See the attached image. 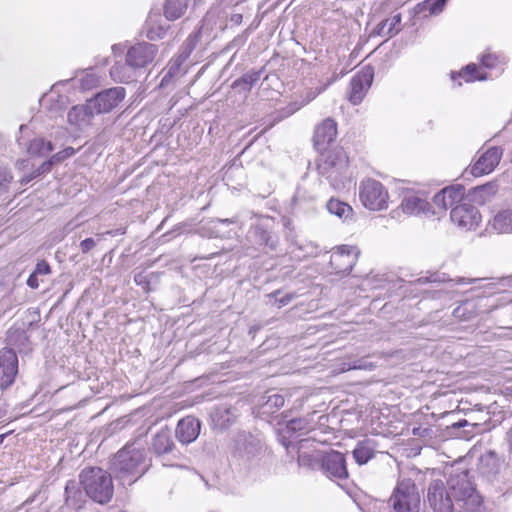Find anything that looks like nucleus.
I'll use <instances>...</instances> for the list:
<instances>
[{"mask_svg":"<svg viewBox=\"0 0 512 512\" xmlns=\"http://www.w3.org/2000/svg\"><path fill=\"white\" fill-rule=\"evenodd\" d=\"M150 465L151 460L146 458L145 450L133 443L126 445L114 456L111 470L115 478L125 486L137 481Z\"/></svg>","mask_w":512,"mask_h":512,"instance_id":"obj_1","label":"nucleus"},{"mask_svg":"<svg viewBox=\"0 0 512 512\" xmlns=\"http://www.w3.org/2000/svg\"><path fill=\"white\" fill-rule=\"evenodd\" d=\"M265 453L266 447L258 435L239 432L231 448L232 466L240 473H250L259 466Z\"/></svg>","mask_w":512,"mask_h":512,"instance_id":"obj_2","label":"nucleus"},{"mask_svg":"<svg viewBox=\"0 0 512 512\" xmlns=\"http://www.w3.org/2000/svg\"><path fill=\"white\" fill-rule=\"evenodd\" d=\"M447 484L455 503L463 512L477 511L482 503V498L477 493L468 470L452 473Z\"/></svg>","mask_w":512,"mask_h":512,"instance_id":"obj_3","label":"nucleus"},{"mask_svg":"<svg viewBox=\"0 0 512 512\" xmlns=\"http://www.w3.org/2000/svg\"><path fill=\"white\" fill-rule=\"evenodd\" d=\"M79 478L87 496L92 500L100 504H105L111 500L114 491L112 478L102 468H85L80 473Z\"/></svg>","mask_w":512,"mask_h":512,"instance_id":"obj_4","label":"nucleus"},{"mask_svg":"<svg viewBox=\"0 0 512 512\" xmlns=\"http://www.w3.org/2000/svg\"><path fill=\"white\" fill-rule=\"evenodd\" d=\"M348 156L343 148H335L322 155L317 169L334 189L343 188L348 169Z\"/></svg>","mask_w":512,"mask_h":512,"instance_id":"obj_5","label":"nucleus"},{"mask_svg":"<svg viewBox=\"0 0 512 512\" xmlns=\"http://www.w3.org/2000/svg\"><path fill=\"white\" fill-rule=\"evenodd\" d=\"M151 452L161 460L166 467H183L186 456L176 447L171 431L162 428L152 438Z\"/></svg>","mask_w":512,"mask_h":512,"instance_id":"obj_6","label":"nucleus"},{"mask_svg":"<svg viewBox=\"0 0 512 512\" xmlns=\"http://www.w3.org/2000/svg\"><path fill=\"white\" fill-rule=\"evenodd\" d=\"M388 505L392 512H419L420 494L416 484L411 479L398 481Z\"/></svg>","mask_w":512,"mask_h":512,"instance_id":"obj_7","label":"nucleus"},{"mask_svg":"<svg viewBox=\"0 0 512 512\" xmlns=\"http://www.w3.org/2000/svg\"><path fill=\"white\" fill-rule=\"evenodd\" d=\"M359 197L362 204L373 211H380L388 207L389 195L383 184L374 179L361 182Z\"/></svg>","mask_w":512,"mask_h":512,"instance_id":"obj_8","label":"nucleus"},{"mask_svg":"<svg viewBox=\"0 0 512 512\" xmlns=\"http://www.w3.org/2000/svg\"><path fill=\"white\" fill-rule=\"evenodd\" d=\"M125 96V88L118 86L99 92L89 99V102L96 114L109 113L124 100Z\"/></svg>","mask_w":512,"mask_h":512,"instance_id":"obj_9","label":"nucleus"},{"mask_svg":"<svg viewBox=\"0 0 512 512\" xmlns=\"http://www.w3.org/2000/svg\"><path fill=\"white\" fill-rule=\"evenodd\" d=\"M321 469L323 473L333 481L348 479V470L344 454L339 451H330L321 457Z\"/></svg>","mask_w":512,"mask_h":512,"instance_id":"obj_10","label":"nucleus"},{"mask_svg":"<svg viewBox=\"0 0 512 512\" xmlns=\"http://www.w3.org/2000/svg\"><path fill=\"white\" fill-rule=\"evenodd\" d=\"M427 499L434 512H453V497L442 480H433L428 487Z\"/></svg>","mask_w":512,"mask_h":512,"instance_id":"obj_11","label":"nucleus"},{"mask_svg":"<svg viewBox=\"0 0 512 512\" xmlns=\"http://www.w3.org/2000/svg\"><path fill=\"white\" fill-rule=\"evenodd\" d=\"M451 221L464 230H474L481 222V215L474 205L462 203L452 208L450 213Z\"/></svg>","mask_w":512,"mask_h":512,"instance_id":"obj_12","label":"nucleus"},{"mask_svg":"<svg viewBox=\"0 0 512 512\" xmlns=\"http://www.w3.org/2000/svg\"><path fill=\"white\" fill-rule=\"evenodd\" d=\"M157 52L158 48L156 45L147 42H141L131 46L128 49L126 58L131 66H134L139 70L152 63L157 55Z\"/></svg>","mask_w":512,"mask_h":512,"instance_id":"obj_13","label":"nucleus"},{"mask_svg":"<svg viewBox=\"0 0 512 512\" xmlns=\"http://www.w3.org/2000/svg\"><path fill=\"white\" fill-rule=\"evenodd\" d=\"M20 136L17 138L18 145L25 147L31 156H45L53 150L51 142H45L42 138H31V129L28 125H21Z\"/></svg>","mask_w":512,"mask_h":512,"instance_id":"obj_14","label":"nucleus"},{"mask_svg":"<svg viewBox=\"0 0 512 512\" xmlns=\"http://www.w3.org/2000/svg\"><path fill=\"white\" fill-rule=\"evenodd\" d=\"M18 372V358L9 348L0 350V390L11 386Z\"/></svg>","mask_w":512,"mask_h":512,"instance_id":"obj_15","label":"nucleus"},{"mask_svg":"<svg viewBox=\"0 0 512 512\" xmlns=\"http://www.w3.org/2000/svg\"><path fill=\"white\" fill-rule=\"evenodd\" d=\"M312 429L305 418L291 419L277 429L279 442L287 449L294 448L293 438L297 433L308 432Z\"/></svg>","mask_w":512,"mask_h":512,"instance_id":"obj_16","label":"nucleus"},{"mask_svg":"<svg viewBox=\"0 0 512 512\" xmlns=\"http://www.w3.org/2000/svg\"><path fill=\"white\" fill-rule=\"evenodd\" d=\"M359 255L360 250L356 246L342 245L331 255L330 263L338 273H349Z\"/></svg>","mask_w":512,"mask_h":512,"instance_id":"obj_17","label":"nucleus"},{"mask_svg":"<svg viewBox=\"0 0 512 512\" xmlns=\"http://www.w3.org/2000/svg\"><path fill=\"white\" fill-rule=\"evenodd\" d=\"M64 83L57 82L50 91L44 94L40 100V105L47 111L50 117H62L64 112L63 100Z\"/></svg>","mask_w":512,"mask_h":512,"instance_id":"obj_18","label":"nucleus"},{"mask_svg":"<svg viewBox=\"0 0 512 512\" xmlns=\"http://www.w3.org/2000/svg\"><path fill=\"white\" fill-rule=\"evenodd\" d=\"M502 154L503 150L500 147L489 148L471 166L470 173L474 177L491 173L499 164Z\"/></svg>","mask_w":512,"mask_h":512,"instance_id":"obj_19","label":"nucleus"},{"mask_svg":"<svg viewBox=\"0 0 512 512\" xmlns=\"http://www.w3.org/2000/svg\"><path fill=\"white\" fill-rule=\"evenodd\" d=\"M102 80V75L89 68L77 71L73 77L66 79V86L79 92H85L97 88Z\"/></svg>","mask_w":512,"mask_h":512,"instance_id":"obj_20","label":"nucleus"},{"mask_svg":"<svg viewBox=\"0 0 512 512\" xmlns=\"http://www.w3.org/2000/svg\"><path fill=\"white\" fill-rule=\"evenodd\" d=\"M373 80V69L370 67L362 69L361 72L356 74L350 81L349 101L357 105L359 104L367 89L370 87Z\"/></svg>","mask_w":512,"mask_h":512,"instance_id":"obj_21","label":"nucleus"},{"mask_svg":"<svg viewBox=\"0 0 512 512\" xmlns=\"http://www.w3.org/2000/svg\"><path fill=\"white\" fill-rule=\"evenodd\" d=\"M337 136V123L332 118H326L315 127L313 142L318 151L325 150Z\"/></svg>","mask_w":512,"mask_h":512,"instance_id":"obj_22","label":"nucleus"},{"mask_svg":"<svg viewBox=\"0 0 512 512\" xmlns=\"http://www.w3.org/2000/svg\"><path fill=\"white\" fill-rule=\"evenodd\" d=\"M200 430V421L194 416H187L177 423L175 437L181 444L188 445L198 438Z\"/></svg>","mask_w":512,"mask_h":512,"instance_id":"obj_23","label":"nucleus"},{"mask_svg":"<svg viewBox=\"0 0 512 512\" xmlns=\"http://www.w3.org/2000/svg\"><path fill=\"white\" fill-rule=\"evenodd\" d=\"M313 444L309 439H302L297 442V460L299 466L314 469L321 463V455L315 449H309Z\"/></svg>","mask_w":512,"mask_h":512,"instance_id":"obj_24","label":"nucleus"},{"mask_svg":"<svg viewBox=\"0 0 512 512\" xmlns=\"http://www.w3.org/2000/svg\"><path fill=\"white\" fill-rule=\"evenodd\" d=\"M96 112L90 106L89 100L84 105L74 106L68 113V121L76 125L79 129H84L91 125Z\"/></svg>","mask_w":512,"mask_h":512,"instance_id":"obj_25","label":"nucleus"},{"mask_svg":"<svg viewBox=\"0 0 512 512\" xmlns=\"http://www.w3.org/2000/svg\"><path fill=\"white\" fill-rule=\"evenodd\" d=\"M402 16L400 13L393 15L389 19L382 20L371 32V36H380L390 39L401 31Z\"/></svg>","mask_w":512,"mask_h":512,"instance_id":"obj_26","label":"nucleus"},{"mask_svg":"<svg viewBox=\"0 0 512 512\" xmlns=\"http://www.w3.org/2000/svg\"><path fill=\"white\" fill-rule=\"evenodd\" d=\"M401 209L409 215L426 214L429 211V203L420 195L408 194L402 200Z\"/></svg>","mask_w":512,"mask_h":512,"instance_id":"obj_27","label":"nucleus"},{"mask_svg":"<svg viewBox=\"0 0 512 512\" xmlns=\"http://www.w3.org/2000/svg\"><path fill=\"white\" fill-rule=\"evenodd\" d=\"M211 418L216 427L226 429L236 420L237 411L233 407L220 405L213 410Z\"/></svg>","mask_w":512,"mask_h":512,"instance_id":"obj_28","label":"nucleus"},{"mask_svg":"<svg viewBox=\"0 0 512 512\" xmlns=\"http://www.w3.org/2000/svg\"><path fill=\"white\" fill-rule=\"evenodd\" d=\"M491 229L498 234L512 233V208H502L490 221Z\"/></svg>","mask_w":512,"mask_h":512,"instance_id":"obj_29","label":"nucleus"},{"mask_svg":"<svg viewBox=\"0 0 512 512\" xmlns=\"http://www.w3.org/2000/svg\"><path fill=\"white\" fill-rule=\"evenodd\" d=\"M137 68L131 66L127 58L124 63L117 62L110 69V76L116 82L129 83L136 79Z\"/></svg>","mask_w":512,"mask_h":512,"instance_id":"obj_30","label":"nucleus"},{"mask_svg":"<svg viewBox=\"0 0 512 512\" xmlns=\"http://www.w3.org/2000/svg\"><path fill=\"white\" fill-rule=\"evenodd\" d=\"M375 452L376 445L374 440L366 439L357 443L352 451V455L357 464L364 465L375 456Z\"/></svg>","mask_w":512,"mask_h":512,"instance_id":"obj_31","label":"nucleus"},{"mask_svg":"<svg viewBox=\"0 0 512 512\" xmlns=\"http://www.w3.org/2000/svg\"><path fill=\"white\" fill-rule=\"evenodd\" d=\"M265 401L260 406L262 415H272L284 406L285 397L279 393H272L264 397Z\"/></svg>","mask_w":512,"mask_h":512,"instance_id":"obj_32","label":"nucleus"},{"mask_svg":"<svg viewBox=\"0 0 512 512\" xmlns=\"http://www.w3.org/2000/svg\"><path fill=\"white\" fill-rule=\"evenodd\" d=\"M187 9V0H166L164 4V16L169 21L180 18Z\"/></svg>","mask_w":512,"mask_h":512,"instance_id":"obj_33","label":"nucleus"},{"mask_svg":"<svg viewBox=\"0 0 512 512\" xmlns=\"http://www.w3.org/2000/svg\"><path fill=\"white\" fill-rule=\"evenodd\" d=\"M326 207L329 213L336 215L337 217L343 219L344 221L351 219L353 216L352 207L349 204L342 202L338 199L331 198L327 202Z\"/></svg>","mask_w":512,"mask_h":512,"instance_id":"obj_34","label":"nucleus"},{"mask_svg":"<svg viewBox=\"0 0 512 512\" xmlns=\"http://www.w3.org/2000/svg\"><path fill=\"white\" fill-rule=\"evenodd\" d=\"M61 152H58L56 156H54L52 159L43 162L41 165H39L37 168H34V164H31V172L24 174L21 179L20 183L22 185H26L30 183L32 180L36 179L37 177L41 176L42 174L50 171L51 166L54 162V158L59 160Z\"/></svg>","mask_w":512,"mask_h":512,"instance_id":"obj_35","label":"nucleus"},{"mask_svg":"<svg viewBox=\"0 0 512 512\" xmlns=\"http://www.w3.org/2000/svg\"><path fill=\"white\" fill-rule=\"evenodd\" d=\"M160 20V15L150 14L146 23V36L150 40L161 39L165 33L166 28L162 25H158V21Z\"/></svg>","mask_w":512,"mask_h":512,"instance_id":"obj_36","label":"nucleus"},{"mask_svg":"<svg viewBox=\"0 0 512 512\" xmlns=\"http://www.w3.org/2000/svg\"><path fill=\"white\" fill-rule=\"evenodd\" d=\"M481 471L487 476H494L500 470L499 459L495 452H488L481 457Z\"/></svg>","mask_w":512,"mask_h":512,"instance_id":"obj_37","label":"nucleus"},{"mask_svg":"<svg viewBox=\"0 0 512 512\" xmlns=\"http://www.w3.org/2000/svg\"><path fill=\"white\" fill-rule=\"evenodd\" d=\"M183 61L174 57L170 60L167 65L166 71L161 79L160 86H167L175 77H179L181 75V66L183 65Z\"/></svg>","mask_w":512,"mask_h":512,"instance_id":"obj_38","label":"nucleus"},{"mask_svg":"<svg viewBox=\"0 0 512 512\" xmlns=\"http://www.w3.org/2000/svg\"><path fill=\"white\" fill-rule=\"evenodd\" d=\"M449 207L459 203L464 197V188L461 185L446 187L441 190Z\"/></svg>","mask_w":512,"mask_h":512,"instance_id":"obj_39","label":"nucleus"},{"mask_svg":"<svg viewBox=\"0 0 512 512\" xmlns=\"http://www.w3.org/2000/svg\"><path fill=\"white\" fill-rule=\"evenodd\" d=\"M261 77V71H250L244 74L242 77L236 79L233 82V87H240L242 86L245 90H250L251 87L259 81Z\"/></svg>","mask_w":512,"mask_h":512,"instance_id":"obj_40","label":"nucleus"},{"mask_svg":"<svg viewBox=\"0 0 512 512\" xmlns=\"http://www.w3.org/2000/svg\"><path fill=\"white\" fill-rule=\"evenodd\" d=\"M458 77L463 78L466 82H473L475 80L486 79L485 73H480L476 64L471 63L464 67L459 73Z\"/></svg>","mask_w":512,"mask_h":512,"instance_id":"obj_41","label":"nucleus"},{"mask_svg":"<svg viewBox=\"0 0 512 512\" xmlns=\"http://www.w3.org/2000/svg\"><path fill=\"white\" fill-rule=\"evenodd\" d=\"M253 235L260 245H269L271 248L275 247L274 242L271 241L270 233L262 226H255L253 228Z\"/></svg>","mask_w":512,"mask_h":512,"instance_id":"obj_42","label":"nucleus"},{"mask_svg":"<svg viewBox=\"0 0 512 512\" xmlns=\"http://www.w3.org/2000/svg\"><path fill=\"white\" fill-rule=\"evenodd\" d=\"M335 80H336V77H333V78H331V80H329L325 85H323L321 87L310 88V89L306 90L305 94L303 96V99L301 101V106L307 105L312 100H314L319 94H321L323 91H325V89L331 83H333Z\"/></svg>","mask_w":512,"mask_h":512,"instance_id":"obj_43","label":"nucleus"},{"mask_svg":"<svg viewBox=\"0 0 512 512\" xmlns=\"http://www.w3.org/2000/svg\"><path fill=\"white\" fill-rule=\"evenodd\" d=\"M447 0H426L421 4L423 11H428L431 15L441 13L446 5Z\"/></svg>","mask_w":512,"mask_h":512,"instance_id":"obj_44","label":"nucleus"},{"mask_svg":"<svg viewBox=\"0 0 512 512\" xmlns=\"http://www.w3.org/2000/svg\"><path fill=\"white\" fill-rule=\"evenodd\" d=\"M197 36L190 35L181 46L179 53L175 56L185 62L195 48Z\"/></svg>","mask_w":512,"mask_h":512,"instance_id":"obj_45","label":"nucleus"},{"mask_svg":"<svg viewBox=\"0 0 512 512\" xmlns=\"http://www.w3.org/2000/svg\"><path fill=\"white\" fill-rule=\"evenodd\" d=\"M499 63V57L492 53L484 54L481 57V64L486 68H494Z\"/></svg>","mask_w":512,"mask_h":512,"instance_id":"obj_46","label":"nucleus"},{"mask_svg":"<svg viewBox=\"0 0 512 512\" xmlns=\"http://www.w3.org/2000/svg\"><path fill=\"white\" fill-rule=\"evenodd\" d=\"M12 178L10 171L0 168V189H6Z\"/></svg>","mask_w":512,"mask_h":512,"instance_id":"obj_47","label":"nucleus"},{"mask_svg":"<svg viewBox=\"0 0 512 512\" xmlns=\"http://www.w3.org/2000/svg\"><path fill=\"white\" fill-rule=\"evenodd\" d=\"M433 203L436 207H438L439 209H442V210H446L449 208V205L447 204L446 202V198L443 196L442 192H438L434 197H433Z\"/></svg>","mask_w":512,"mask_h":512,"instance_id":"obj_48","label":"nucleus"},{"mask_svg":"<svg viewBox=\"0 0 512 512\" xmlns=\"http://www.w3.org/2000/svg\"><path fill=\"white\" fill-rule=\"evenodd\" d=\"M374 365L366 360H357L349 369L372 370Z\"/></svg>","mask_w":512,"mask_h":512,"instance_id":"obj_49","label":"nucleus"},{"mask_svg":"<svg viewBox=\"0 0 512 512\" xmlns=\"http://www.w3.org/2000/svg\"><path fill=\"white\" fill-rule=\"evenodd\" d=\"M34 272L37 275H46L50 272V266L46 261L42 260L37 263Z\"/></svg>","mask_w":512,"mask_h":512,"instance_id":"obj_50","label":"nucleus"},{"mask_svg":"<svg viewBox=\"0 0 512 512\" xmlns=\"http://www.w3.org/2000/svg\"><path fill=\"white\" fill-rule=\"evenodd\" d=\"M295 298H296V294L295 293H287L286 295H284L281 298H276V302L278 303V307L281 308V307L286 306L287 304H289Z\"/></svg>","mask_w":512,"mask_h":512,"instance_id":"obj_51","label":"nucleus"},{"mask_svg":"<svg viewBox=\"0 0 512 512\" xmlns=\"http://www.w3.org/2000/svg\"><path fill=\"white\" fill-rule=\"evenodd\" d=\"M95 241L92 238H86L80 243L82 252L86 253L95 246Z\"/></svg>","mask_w":512,"mask_h":512,"instance_id":"obj_52","label":"nucleus"},{"mask_svg":"<svg viewBox=\"0 0 512 512\" xmlns=\"http://www.w3.org/2000/svg\"><path fill=\"white\" fill-rule=\"evenodd\" d=\"M27 285L32 288L36 289L39 286L38 283V275L33 271V273L30 274V276L27 279Z\"/></svg>","mask_w":512,"mask_h":512,"instance_id":"obj_53","label":"nucleus"},{"mask_svg":"<svg viewBox=\"0 0 512 512\" xmlns=\"http://www.w3.org/2000/svg\"><path fill=\"white\" fill-rule=\"evenodd\" d=\"M30 160L29 159H19L15 166H16V169L19 170V171H24L26 168H28L30 166Z\"/></svg>","mask_w":512,"mask_h":512,"instance_id":"obj_54","label":"nucleus"},{"mask_svg":"<svg viewBox=\"0 0 512 512\" xmlns=\"http://www.w3.org/2000/svg\"><path fill=\"white\" fill-rule=\"evenodd\" d=\"M72 484L71 481H68V483L66 484V488H65V491H66V494H67V497H66V503L69 501V498H70V493H71V490L74 488V486H70Z\"/></svg>","mask_w":512,"mask_h":512,"instance_id":"obj_55","label":"nucleus"},{"mask_svg":"<svg viewBox=\"0 0 512 512\" xmlns=\"http://www.w3.org/2000/svg\"><path fill=\"white\" fill-rule=\"evenodd\" d=\"M501 284L504 287H512V277L503 278L501 280Z\"/></svg>","mask_w":512,"mask_h":512,"instance_id":"obj_56","label":"nucleus"},{"mask_svg":"<svg viewBox=\"0 0 512 512\" xmlns=\"http://www.w3.org/2000/svg\"><path fill=\"white\" fill-rule=\"evenodd\" d=\"M6 415V408L2 401H0V422H2V419Z\"/></svg>","mask_w":512,"mask_h":512,"instance_id":"obj_57","label":"nucleus"},{"mask_svg":"<svg viewBox=\"0 0 512 512\" xmlns=\"http://www.w3.org/2000/svg\"><path fill=\"white\" fill-rule=\"evenodd\" d=\"M507 440H508L509 450L512 453V427L510 428L509 432L507 433Z\"/></svg>","mask_w":512,"mask_h":512,"instance_id":"obj_58","label":"nucleus"},{"mask_svg":"<svg viewBox=\"0 0 512 512\" xmlns=\"http://www.w3.org/2000/svg\"><path fill=\"white\" fill-rule=\"evenodd\" d=\"M215 222H218V223H223V224H232V223H235V220L234 219H216Z\"/></svg>","mask_w":512,"mask_h":512,"instance_id":"obj_59","label":"nucleus"},{"mask_svg":"<svg viewBox=\"0 0 512 512\" xmlns=\"http://www.w3.org/2000/svg\"><path fill=\"white\" fill-rule=\"evenodd\" d=\"M144 278H145V276H144V275H142V274H138V275H136V276H135V282H136L137 284H141V283L143 282Z\"/></svg>","mask_w":512,"mask_h":512,"instance_id":"obj_60","label":"nucleus"},{"mask_svg":"<svg viewBox=\"0 0 512 512\" xmlns=\"http://www.w3.org/2000/svg\"><path fill=\"white\" fill-rule=\"evenodd\" d=\"M477 280H478V279H467V280H465L464 278H461V279H459V280H458V282H459V283H464V282H465V283H473V282H475V281H477Z\"/></svg>","mask_w":512,"mask_h":512,"instance_id":"obj_61","label":"nucleus"},{"mask_svg":"<svg viewBox=\"0 0 512 512\" xmlns=\"http://www.w3.org/2000/svg\"><path fill=\"white\" fill-rule=\"evenodd\" d=\"M74 154V149L71 147H66V157H69Z\"/></svg>","mask_w":512,"mask_h":512,"instance_id":"obj_62","label":"nucleus"},{"mask_svg":"<svg viewBox=\"0 0 512 512\" xmlns=\"http://www.w3.org/2000/svg\"><path fill=\"white\" fill-rule=\"evenodd\" d=\"M11 432H7V433H4V434H1L0 435V444L3 443L4 439L6 438L7 435H9Z\"/></svg>","mask_w":512,"mask_h":512,"instance_id":"obj_63","label":"nucleus"},{"mask_svg":"<svg viewBox=\"0 0 512 512\" xmlns=\"http://www.w3.org/2000/svg\"><path fill=\"white\" fill-rule=\"evenodd\" d=\"M466 423H467V421H466V420H464V421H461V422L457 423V425H456V426H457V427H463Z\"/></svg>","mask_w":512,"mask_h":512,"instance_id":"obj_64","label":"nucleus"}]
</instances>
